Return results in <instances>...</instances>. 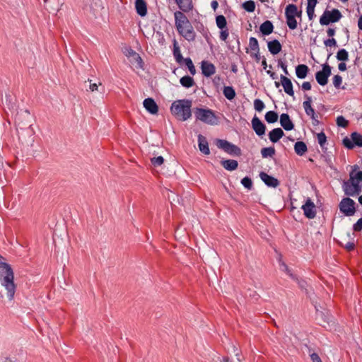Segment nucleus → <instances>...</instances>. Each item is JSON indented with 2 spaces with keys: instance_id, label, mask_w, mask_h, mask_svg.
<instances>
[{
  "instance_id": "obj_39",
  "label": "nucleus",
  "mask_w": 362,
  "mask_h": 362,
  "mask_svg": "<svg viewBox=\"0 0 362 362\" xmlns=\"http://www.w3.org/2000/svg\"><path fill=\"white\" fill-rule=\"evenodd\" d=\"M185 63V65L188 68L190 74L192 75H194L196 74V69L193 64V62L190 58H186L185 59L184 62Z\"/></svg>"
},
{
  "instance_id": "obj_43",
  "label": "nucleus",
  "mask_w": 362,
  "mask_h": 362,
  "mask_svg": "<svg viewBox=\"0 0 362 362\" xmlns=\"http://www.w3.org/2000/svg\"><path fill=\"white\" fill-rule=\"evenodd\" d=\"M337 124L339 127L346 128L349 124V122L343 116H339L337 118Z\"/></svg>"
},
{
  "instance_id": "obj_33",
  "label": "nucleus",
  "mask_w": 362,
  "mask_h": 362,
  "mask_svg": "<svg viewBox=\"0 0 362 362\" xmlns=\"http://www.w3.org/2000/svg\"><path fill=\"white\" fill-rule=\"evenodd\" d=\"M298 7L296 4H288L285 9V16H295Z\"/></svg>"
},
{
  "instance_id": "obj_20",
  "label": "nucleus",
  "mask_w": 362,
  "mask_h": 362,
  "mask_svg": "<svg viewBox=\"0 0 362 362\" xmlns=\"http://www.w3.org/2000/svg\"><path fill=\"white\" fill-rule=\"evenodd\" d=\"M284 136V132L279 127L272 129L269 133V139L272 143L278 142Z\"/></svg>"
},
{
  "instance_id": "obj_59",
  "label": "nucleus",
  "mask_w": 362,
  "mask_h": 362,
  "mask_svg": "<svg viewBox=\"0 0 362 362\" xmlns=\"http://www.w3.org/2000/svg\"><path fill=\"white\" fill-rule=\"evenodd\" d=\"M338 69L341 71H346V64L344 62L339 63V65H338Z\"/></svg>"
},
{
  "instance_id": "obj_63",
  "label": "nucleus",
  "mask_w": 362,
  "mask_h": 362,
  "mask_svg": "<svg viewBox=\"0 0 362 362\" xmlns=\"http://www.w3.org/2000/svg\"><path fill=\"white\" fill-rule=\"evenodd\" d=\"M211 6L214 10H216L218 6V4L217 1L214 0L211 2Z\"/></svg>"
},
{
  "instance_id": "obj_8",
  "label": "nucleus",
  "mask_w": 362,
  "mask_h": 362,
  "mask_svg": "<svg viewBox=\"0 0 362 362\" xmlns=\"http://www.w3.org/2000/svg\"><path fill=\"white\" fill-rule=\"evenodd\" d=\"M216 146L218 148L223 149L224 151L230 155L239 156L242 153L241 149L238 146L230 143L226 140L217 139Z\"/></svg>"
},
{
  "instance_id": "obj_30",
  "label": "nucleus",
  "mask_w": 362,
  "mask_h": 362,
  "mask_svg": "<svg viewBox=\"0 0 362 362\" xmlns=\"http://www.w3.org/2000/svg\"><path fill=\"white\" fill-rule=\"evenodd\" d=\"M181 85L185 88H191L194 85V79L189 76H185L180 80Z\"/></svg>"
},
{
  "instance_id": "obj_46",
  "label": "nucleus",
  "mask_w": 362,
  "mask_h": 362,
  "mask_svg": "<svg viewBox=\"0 0 362 362\" xmlns=\"http://www.w3.org/2000/svg\"><path fill=\"white\" fill-rule=\"evenodd\" d=\"M324 44L326 47H336L337 45V40L334 37L329 38L324 41Z\"/></svg>"
},
{
  "instance_id": "obj_53",
  "label": "nucleus",
  "mask_w": 362,
  "mask_h": 362,
  "mask_svg": "<svg viewBox=\"0 0 362 362\" xmlns=\"http://www.w3.org/2000/svg\"><path fill=\"white\" fill-rule=\"evenodd\" d=\"M310 358L313 362H322V360L320 359V356L316 353H313L310 355Z\"/></svg>"
},
{
  "instance_id": "obj_10",
  "label": "nucleus",
  "mask_w": 362,
  "mask_h": 362,
  "mask_svg": "<svg viewBox=\"0 0 362 362\" xmlns=\"http://www.w3.org/2000/svg\"><path fill=\"white\" fill-rule=\"evenodd\" d=\"M342 143L348 149H353L354 146L362 147V135L358 132H353L351 139L345 137Z\"/></svg>"
},
{
  "instance_id": "obj_22",
  "label": "nucleus",
  "mask_w": 362,
  "mask_h": 362,
  "mask_svg": "<svg viewBox=\"0 0 362 362\" xmlns=\"http://www.w3.org/2000/svg\"><path fill=\"white\" fill-rule=\"evenodd\" d=\"M135 8L140 16L144 17L147 14V4L144 0H136Z\"/></svg>"
},
{
  "instance_id": "obj_60",
  "label": "nucleus",
  "mask_w": 362,
  "mask_h": 362,
  "mask_svg": "<svg viewBox=\"0 0 362 362\" xmlns=\"http://www.w3.org/2000/svg\"><path fill=\"white\" fill-rule=\"evenodd\" d=\"M251 56L253 57L255 59V61L257 62H258L260 60V59H261V57H260V54H259V51L258 52H255V53L252 54Z\"/></svg>"
},
{
  "instance_id": "obj_28",
  "label": "nucleus",
  "mask_w": 362,
  "mask_h": 362,
  "mask_svg": "<svg viewBox=\"0 0 362 362\" xmlns=\"http://www.w3.org/2000/svg\"><path fill=\"white\" fill-rule=\"evenodd\" d=\"M294 151L298 156H303L308 151L307 146L303 141H297L294 145Z\"/></svg>"
},
{
  "instance_id": "obj_34",
  "label": "nucleus",
  "mask_w": 362,
  "mask_h": 362,
  "mask_svg": "<svg viewBox=\"0 0 362 362\" xmlns=\"http://www.w3.org/2000/svg\"><path fill=\"white\" fill-rule=\"evenodd\" d=\"M275 153L274 147H265L261 150V154L263 158L272 157Z\"/></svg>"
},
{
  "instance_id": "obj_55",
  "label": "nucleus",
  "mask_w": 362,
  "mask_h": 362,
  "mask_svg": "<svg viewBox=\"0 0 362 362\" xmlns=\"http://www.w3.org/2000/svg\"><path fill=\"white\" fill-rule=\"evenodd\" d=\"M354 177L355 181L356 180L358 182H362V171L356 173V175H354Z\"/></svg>"
},
{
  "instance_id": "obj_35",
  "label": "nucleus",
  "mask_w": 362,
  "mask_h": 362,
  "mask_svg": "<svg viewBox=\"0 0 362 362\" xmlns=\"http://www.w3.org/2000/svg\"><path fill=\"white\" fill-rule=\"evenodd\" d=\"M336 57L339 61L346 62L349 59V53L345 49H341L337 52Z\"/></svg>"
},
{
  "instance_id": "obj_42",
  "label": "nucleus",
  "mask_w": 362,
  "mask_h": 362,
  "mask_svg": "<svg viewBox=\"0 0 362 362\" xmlns=\"http://www.w3.org/2000/svg\"><path fill=\"white\" fill-rule=\"evenodd\" d=\"M254 107L257 111L261 112L262 110H263L265 105L264 103L260 99H255L254 101Z\"/></svg>"
},
{
  "instance_id": "obj_57",
  "label": "nucleus",
  "mask_w": 362,
  "mask_h": 362,
  "mask_svg": "<svg viewBox=\"0 0 362 362\" xmlns=\"http://www.w3.org/2000/svg\"><path fill=\"white\" fill-rule=\"evenodd\" d=\"M336 30L335 28H329L327 30V35L330 37H333V36L335 35Z\"/></svg>"
},
{
  "instance_id": "obj_11",
  "label": "nucleus",
  "mask_w": 362,
  "mask_h": 362,
  "mask_svg": "<svg viewBox=\"0 0 362 362\" xmlns=\"http://www.w3.org/2000/svg\"><path fill=\"white\" fill-rule=\"evenodd\" d=\"M304 215L309 219H313L316 216V207L313 202L308 198L305 203L302 206Z\"/></svg>"
},
{
  "instance_id": "obj_37",
  "label": "nucleus",
  "mask_w": 362,
  "mask_h": 362,
  "mask_svg": "<svg viewBox=\"0 0 362 362\" xmlns=\"http://www.w3.org/2000/svg\"><path fill=\"white\" fill-rule=\"evenodd\" d=\"M296 18V16L286 17V24L291 30H295L297 28L298 23Z\"/></svg>"
},
{
  "instance_id": "obj_49",
  "label": "nucleus",
  "mask_w": 362,
  "mask_h": 362,
  "mask_svg": "<svg viewBox=\"0 0 362 362\" xmlns=\"http://www.w3.org/2000/svg\"><path fill=\"white\" fill-rule=\"evenodd\" d=\"M341 246L346 249L348 252L354 251L355 249V244L353 242H348L346 245Z\"/></svg>"
},
{
  "instance_id": "obj_21",
  "label": "nucleus",
  "mask_w": 362,
  "mask_h": 362,
  "mask_svg": "<svg viewBox=\"0 0 362 362\" xmlns=\"http://www.w3.org/2000/svg\"><path fill=\"white\" fill-rule=\"evenodd\" d=\"M268 49L273 55L279 54L282 49V46L278 40H273L267 43Z\"/></svg>"
},
{
  "instance_id": "obj_44",
  "label": "nucleus",
  "mask_w": 362,
  "mask_h": 362,
  "mask_svg": "<svg viewBox=\"0 0 362 362\" xmlns=\"http://www.w3.org/2000/svg\"><path fill=\"white\" fill-rule=\"evenodd\" d=\"M342 83V77L339 75H335L333 77V85L336 88H340Z\"/></svg>"
},
{
  "instance_id": "obj_14",
  "label": "nucleus",
  "mask_w": 362,
  "mask_h": 362,
  "mask_svg": "<svg viewBox=\"0 0 362 362\" xmlns=\"http://www.w3.org/2000/svg\"><path fill=\"white\" fill-rule=\"evenodd\" d=\"M304 98L305 100L303 103V106L305 112L308 116L310 117L311 119H315V115L316 113L311 105L312 98L307 94H305Z\"/></svg>"
},
{
  "instance_id": "obj_25",
  "label": "nucleus",
  "mask_w": 362,
  "mask_h": 362,
  "mask_svg": "<svg viewBox=\"0 0 362 362\" xmlns=\"http://www.w3.org/2000/svg\"><path fill=\"white\" fill-rule=\"evenodd\" d=\"M221 165L227 170L233 171L238 168V163L235 160L228 159L222 160L221 161Z\"/></svg>"
},
{
  "instance_id": "obj_3",
  "label": "nucleus",
  "mask_w": 362,
  "mask_h": 362,
  "mask_svg": "<svg viewBox=\"0 0 362 362\" xmlns=\"http://www.w3.org/2000/svg\"><path fill=\"white\" fill-rule=\"evenodd\" d=\"M192 101L189 100H175L171 105V113L179 120L186 121L192 116Z\"/></svg>"
},
{
  "instance_id": "obj_64",
  "label": "nucleus",
  "mask_w": 362,
  "mask_h": 362,
  "mask_svg": "<svg viewBox=\"0 0 362 362\" xmlns=\"http://www.w3.org/2000/svg\"><path fill=\"white\" fill-rule=\"evenodd\" d=\"M358 28L362 30V15L358 18Z\"/></svg>"
},
{
  "instance_id": "obj_7",
  "label": "nucleus",
  "mask_w": 362,
  "mask_h": 362,
  "mask_svg": "<svg viewBox=\"0 0 362 362\" xmlns=\"http://www.w3.org/2000/svg\"><path fill=\"white\" fill-rule=\"evenodd\" d=\"M355 202L349 197L342 199L339 204V210L346 216H351L356 212Z\"/></svg>"
},
{
  "instance_id": "obj_54",
  "label": "nucleus",
  "mask_w": 362,
  "mask_h": 362,
  "mask_svg": "<svg viewBox=\"0 0 362 362\" xmlns=\"http://www.w3.org/2000/svg\"><path fill=\"white\" fill-rule=\"evenodd\" d=\"M302 89L303 90H310L311 89V84L308 81H305L302 84Z\"/></svg>"
},
{
  "instance_id": "obj_36",
  "label": "nucleus",
  "mask_w": 362,
  "mask_h": 362,
  "mask_svg": "<svg viewBox=\"0 0 362 362\" xmlns=\"http://www.w3.org/2000/svg\"><path fill=\"white\" fill-rule=\"evenodd\" d=\"M243 8L247 12H253L255 10V3L252 0H248L242 4Z\"/></svg>"
},
{
  "instance_id": "obj_29",
  "label": "nucleus",
  "mask_w": 362,
  "mask_h": 362,
  "mask_svg": "<svg viewBox=\"0 0 362 362\" xmlns=\"http://www.w3.org/2000/svg\"><path fill=\"white\" fill-rule=\"evenodd\" d=\"M224 96L229 100H232L235 98L236 93L233 86H224L223 90Z\"/></svg>"
},
{
  "instance_id": "obj_40",
  "label": "nucleus",
  "mask_w": 362,
  "mask_h": 362,
  "mask_svg": "<svg viewBox=\"0 0 362 362\" xmlns=\"http://www.w3.org/2000/svg\"><path fill=\"white\" fill-rule=\"evenodd\" d=\"M317 141L322 149L325 148V144L327 142V136L323 132L318 133L317 135Z\"/></svg>"
},
{
  "instance_id": "obj_47",
  "label": "nucleus",
  "mask_w": 362,
  "mask_h": 362,
  "mask_svg": "<svg viewBox=\"0 0 362 362\" xmlns=\"http://www.w3.org/2000/svg\"><path fill=\"white\" fill-rule=\"evenodd\" d=\"M126 56L129 57H136L138 59H139V60H141V57L140 55L136 53L134 49H132V48H129L127 49V52L125 53Z\"/></svg>"
},
{
  "instance_id": "obj_5",
  "label": "nucleus",
  "mask_w": 362,
  "mask_h": 362,
  "mask_svg": "<svg viewBox=\"0 0 362 362\" xmlns=\"http://www.w3.org/2000/svg\"><path fill=\"white\" fill-rule=\"evenodd\" d=\"M358 168L357 165L353 166V170L350 173V180L344 182L343 185L344 191L346 195L355 196L358 194L361 191V187L359 183L354 180V172Z\"/></svg>"
},
{
  "instance_id": "obj_23",
  "label": "nucleus",
  "mask_w": 362,
  "mask_h": 362,
  "mask_svg": "<svg viewBox=\"0 0 362 362\" xmlns=\"http://www.w3.org/2000/svg\"><path fill=\"white\" fill-rule=\"evenodd\" d=\"M259 30L263 35H269L274 31L273 23L270 21H266L262 23L259 27Z\"/></svg>"
},
{
  "instance_id": "obj_58",
  "label": "nucleus",
  "mask_w": 362,
  "mask_h": 362,
  "mask_svg": "<svg viewBox=\"0 0 362 362\" xmlns=\"http://www.w3.org/2000/svg\"><path fill=\"white\" fill-rule=\"evenodd\" d=\"M133 58H134V61L136 62V64H138L139 67L141 69H143L144 62H143L142 59L141 58V60H139V59H138L136 57H133Z\"/></svg>"
},
{
  "instance_id": "obj_38",
  "label": "nucleus",
  "mask_w": 362,
  "mask_h": 362,
  "mask_svg": "<svg viewBox=\"0 0 362 362\" xmlns=\"http://www.w3.org/2000/svg\"><path fill=\"white\" fill-rule=\"evenodd\" d=\"M249 46H250V49L252 50L255 51V52H258L259 51L258 41L254 37H251L250 38V40H249Z\"/></svg>"
},
{
  "instance_id": "obj_45",
  "label": "nucleus",
  "mask_w": 362,
  "mask_h": 362,
  "mask_svg": "<svg viewBox=\"0 0 362 362\" xmlns=\"http://www.w3.org/2000/svg\"><path fill=\"white\" fill-rule=\"evenodd\" d=\"M151 162L154 166H159L163 163L164 158L162 156L153 157L151 159Z\"/></svg>"
},
{
  "instance_id": "obj_6",
  "label": "nucleus",
  "mask_w": 362,
  "mask_h": 362,
  "mask_svg": "<svg viewBox=\"0 0 362 362\" xmlns=\"http://www.w3.org/2000/svg\"><path fill=\"white\" fill-rule=\"evenodd\" d=\"M341 17V12L337 8L332 11L325 10L320 18V23L322 25H328L330 23L338 22Z\"/></svg>"
},
{
  "instance_id": "obj_12",
  "label": "nucleus",
  "mask_w": 362,
  "mask_h": 362,
  "mask_svg": "<svg viewBox=\"0 0 362 362\" xmlns=\"http://www.w3.org/2000/svg\"><path fill=\"white\" fill-rule=\"evenodd\" d=\"M252 127L258 136H262L265 134V124L256 116L252 119Z\"/></svg>"
},
{
  "instance_id": "obj_48",
  "label": "nucleus",
  "mask_w": 362,
  "mask_h": 362,
  "mask_svg": "<svg viewBox=\"0 0 362 362\" xmlns=\"http://www.w3.org/2000/svg\"><path fill=\"white\" fill-rule=\"evenodd\" d=\"M353 230L356 232H359L362 230V217L354 224Z\"/></svg>"
},
{
  "instance_id": "obj_62",
  "label": "nucleus",
  "mask_w": 362,
  "mask_h": 362,
  "mask_svg": "<svg viewBox=\"0 0 362 362\" xmlns=\"http://www.w3.org/2000/svg\"><path fill=\"white\" fill-rule=\"evenodd\" d=\"M267 73L270 76V77L272 78V79H276L277 78V75L276 74V73L273 72V71H267Z\"/></svg>"
},
{
  "instance_id": "obj_18",
  "label": "nucleus",
  "mask_w": 362,
  "mask_h": 362,
  "mask_svg": "<svg viewBox=\"0 0 362 362\" xmlns=\"http://www.w3.org/2000/svg\"><path fill=\"white\" fill-rule=\"evenodd\" d=\"M280 124L286 131H291L294 128V124L291 120L290 117L286 113H283L280 116Z\"/></svg>"
},
{
  "instance_id": "obj_61",
  "label": "nucleus",
  "mask_w": 362,
  "mask_h": 362,
  "mask_svg": "<svg viewBox=\"0 0 362 362\" xmlns=\"http://www.w3.org/2000/svg\"><path fill=\"white\" fill-rule=\"evenodd\" d=\"M89 89L90 91H95L98 90V85L96 83H90Z\"/></svg>"
},
{
  "instance_id": "obj_52",
  "label": "nucleus",
  "mask_w": 362,
  "mask_h": 362,
  "mask_svg": "<svg viewBox=\"0 0 362 362\" xmlns=\"http://www.w3.org/2000/svg\"><path fill=\"white\" fill-rule=\"evenodd\" d=\"M306 10L308 18L312 20L315 16V8L307 7Z\"/></svg>"
},
{
  "instance_id": "obj_26",
  "label": "nucleus",
  "mask_w": 362,
  "mask_h": 362,
  "mask_svg": "<svg viewBox=\"0 0 362 362\" xmlns=\"http://www.w3.org/2000/svg\"><path fill=\"white\" fill-rule=\"evenodd\" d=\"M309 71V68L305 64H299L296 67V74L298 78H305Z\"/></svg>"
},
{
  "instance_id": "obj_32",
  "label": "nucleus",
  "mask_w": 362,
  "mask_h": 362,
  "mask_svg": "<svg viewBox=\"0 0 362 362\" xmlns=\"http://www.w3.org/2000/svg\"><path fill=\"white\" fill-rule=\"evenodd\" d=\"M216 25H217L218 28H220L221 30L227 28V21H226V18L224 16H223V15L217 16L216 18Z\"/></svg>"
},
{
  "instance_id": "obj_31",
  "label": "nucleus",
  "mask_w": 362,
  "mask_h": 362,
  "mask_svg": "<svg viewBox=\"0 0 362 362\" xmlns=\"http://www.w3.org/2000/svg\"><path fill=\"white\" fill-rule=\"evenodd\" d=\"M278 114L274 111H269L265 114V120L269 123H274L278 120Z\"/></svg>"
},
{
  "instance_id": "obj_27",
  "label": "nucleus",
  "mask_w": 362,
  "mask_h": 362,
  "mask_svg": "<svg viewBox=\"0 0 362 362\" xmlns=\"http://www.w3.org/2000/svg\"><path fill=\"white\" fill-rule=\"evenodd\" d=\"M173 55L178 64H182L184 62L185 59L181 54L180 47L175 40H174L173 42Z\"/></svg>"
},
{
  "instance_id": "obj_19",
  "label": "nucleus",
  "mask_w": 362,
  "mask_h": 362,
  "mask_svg": "<svg viewBox=\"0 0 362 362\" xmlns=\"http://www.w3.org/2000/svg\"><path fill=\"white\" fill-rule=\"evenodd\" d=\"M198 146H199V151L202 153H204L205 155L210 154V150H209L208 141H207L206 137L202 134H199L198 136Z\"/></svg>"
},
{
  "instance_id": "obj_9",
  "label": "nucleus",
  "mask_w": 362,
  "mask_h": 362,
  "mask_svg": "<svg viewBox=\"0 0 362 362\" xmlns=\"http://www.w3.org/2000/svg\"><path fill=\"white\" fill-rule=\"evenodd\" d=\"M322 69L316 72L315 79L320 86H325L332 74V67L327 63L322 64Z\"/></svg>"
},
{
  "instance_id": "obj_41",
  "label": "nucleus",
  "mask_w": 362,
  "mask_h": 362,
  "mask_svg": "<svg viewBox=\"0 0 362 362\" xmlns=\"http://www.w3.org/2000/svg\"><path fill=\"white\" fill-rule=\"evenodd\" d=\"M241 184L247 189L250 190L252 188V181L249 177H245L241 180Z\"/></svg>"
},
{
  "instance_id": "obj_15",
  "label": "nucleus",
  "mask_w": 362,
  "mask_h": 362,
  "mask_svg": "<svg viewBox=\"0 0 362 362\" xmlns=\"http://www.w3.org/2000/svg\"><path fill=\"white\" fill-rule=\"evenodd\" d=\"M145 109L152 115H156L158 112V106L151 98H146L143 103Z\"/></svg>"
},
{
  "instance_id": "obj_56",
  "label": "nucleus",
  "mask_w": 362,
  "mask_h": 362,
  "mask_svg": "<svg viewBox=\"0 0 362 362\" xmlns=\"http://www.w3.org/2000/svg\"><path fill=\"white\" fill-rule=\"evenodd\" d=\"M317 4V0H308L307 7H309L310 8H315Z\"/></svg>"
},
{
  "instance_id": "obj_51",
  "label": "nucleus",
  "mask_w": 362,
  "mask_h": 362,
  "mask_svg": "<svg viewBox=\"0 0 362 362\" xmlns=\"http://www.w3.org/2000/svg\"><path fill=\"white\" fill-rule=\"evenodd\" d=\"M278 65H279V66L283 69V71H284V74H285L286 75H288V74H288V70H287V65H286L285 63H284V62L281 61V59H279V61H278Z\"/></svg>"
},
{
  "instance_id": "obj_2",
  "label": "nucleus",
  "mask_w": 362,
  "mask_h": 362,
  "mask_svg": "<svg viewBox=\"0 0 362 362\" xmlns=\"http://www.w3.org/2000/svg\"><path fill=\"white\" fill-rule=\"evenodd\" d=\"M175 23L177 32L187 41H194L196 33L187 17L182 11L174 13Z\"/></svg>"
},
{
  "instance_id": "obj_13",
  "label": "nucleus",
  "mask_w": 362,
  "mask_h": 362,
  "mask_svg": "<svg viewBox=\"0 0 362 362\" xmlns=\"http://www.w3.org/2000/svg\"><path fill=\"white\" fill-rule=\"evenodd\" d=\"M259 177L261 180L264 182V184L268 187L275 188L279 185V181L276 178L268 175L264 172H261L259 173Z\"/></svg>"
},
{
  "instance_id": "obj_50",
  "label": "nucleus",
  "mask_w": 362,
  "mask_h": 362,
  "mask_svg": "<svg viewBox=\"0 0 362 362\" xmlns=\"http://www.w3.org/2000/svg\"><path fill=\"white\" fill-rule=\"evenodd\" d=\"M228 28H224L221 30L220 33V39L223 41H226L228 36Z\"/></svg>"
},
{
  "instance_id": "obj_17",
  "label": "nucleus",
  "mask_w": 362,
  "mask_h": 362,
  "mask_svg": "<svg viewBox=\"0 0 362 362\" xmlns=\"http://www.w3.org/2000/svg\"><path fill=\"white\" fill-rule=\"evenodd\" d=\"M202 74L206 77H209L214 74L216 71V67L215 66L207 61H203L202 62Z\"/></svg>"
},
{
  "instance_id": "obj_4",
  "label": "nucleus",
  "mask_w": 362,
  "mask_h": 362,
  "mask_svg": "<svg viewBox=\"0 0 362 362\" xmlns=\"http://www.w3.org/2000/svg\"><path fill=\"white\" fill-rule=\"evenodd\" d=\"M194 116L197 119L210 125H216L218 124V117L211 109L197 107L194 110Z\"/></svg>"
},
{
  "instance_id": "obj_24",
  "label": "nucleus",
  "mask_w": 362,
  "mask_h": 362,
  "mask_svg": "<svg viewBox=\"0 0 362 362\" xmlns=\"http://www.w3.org/2000/svg\"><path fill=\"white\" fill-rule=\"evenodd\" d=\"M179 8L183 12H189L193 8L192 0H175Z\"/></svg>"
},
{
  "instance_id": "obj_16",
  "label": "nucleus",
  "mask_w": 362,
  "mask_h": 362,
  "mask_svg": "<svg viewBox=\"0 0 362 362\" xmlns=\"http://www.w3.org/2000/svg\"><path fill=\"white\" fill-rule=\"evenodd\" d=\"M280 79L281 83L284 88L285 93L290 96H293L294 91L293 89V84L291 79L284 75H281Z\"/></svg>"
},
{
  "instance_id": "obj_1",
  "label": "nucleus",
  "mask_w": 362,
  "mask_h": 362,
  "mask_svg": "<svg viewBox=\"0 0 362 362\" xmlns=\"http://www.w3.org/2000/svg\"><path fill=\"white\" fill-rule=\"evenodd\" d=\"M4 260V257L0 255V281L1 285L7 290L8 298L12 300L16 291L14 274L11 267Z\"/></svg>"
}]
</instances>
